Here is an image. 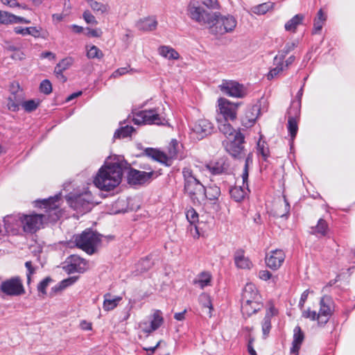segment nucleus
I'll use <instances>...</instances> for the list:
<instances>
[{
  "instance_id": "obj_1",
  "label": "nucleus",
  "mask_w": 355,
  "mask_h": 355,
  "mask_svg": "<svg viewBox=\"0 0 355 355\" xmlns=\"http://www.w3.org/2000/svg\"><path fill=\"white\" fill-rule=\"evenodd\" d=\"M129 164L123 158L100 168L94 179V185L102 191H111L117 187L122 179L123 171L128 169Z\"/></svg>"
},
{
  "instance_id": "obj_2",
  "label": "nucleus",
  "mask_w": 355,
  "mask_h": 355,
  "mask_svg": "<svg viewBox=\"0 0 355 355\" xmlns=\"http://www.w3.org/2000/svg\"><path fill=\"white\" fill-rule=\"evenodd\" d=\"M184 178V191L189 197L192 202L200 203V197L204 192V185L196 178L189 168L182 169Z\"/></svg>"
},
{
  "instance_id": "obj_3",
  "label": "nucleus",
  "mask_w": 355,
  "mask_h": 355,
  "mask_svg": "<svg viewBox=\"0 0 355 355\" xmlns=\"http://www.w3.org/2000/svg\"><path fill=\"white\" fill-rule=\"evenodd\" d=\"M76 245L92 255L96 252L101 243L102 235L91 229H86L80 234L73 236Z\"/></svg>"
},
{
  "instance_id": "obj_4",
  "label": "nucleus",
  "mask_w": 355,
  "mask_h": 355,
  "mask_svg": "<svg viewBox=\"0 0 355 355\" xmlns=\"http://www.w3.org/2000/svg\"><path fill=\"white\" fill-rule=\"evenodd\" d=\"M236 26V20L233 16L221 15L219 12H214L207 27L211 33L222 35L232 32Z\"/></svg>"
},
{
  "instance_id": "obj_5",
  "label": "nucleus",
  "mask_w": 355,
  "mask_h": 355,
  "mask_svg": "<svg viewBox=\"0 0 355 355\" xmlns=\"http://www.w3.org/2000/svg\"><path fill=\"white\" fill-rule=\"evenodd\" d=\"M61 198V193L56 194L53 197L48 199H44L40 202V207L44 209V213L42 215L44 223H54L57 222L61 216V210L59 207V201Z\"/></svg>"
},
{
  "instance_id": "obj_6",
  "label": "nucleus",
  "mask_w": 355,
  "mask_h": 355,
  "mask_svg": "<svg viewBox=\"0 0 355 355\" xmlns=\"http://www.w3.org/2000/svg\"><path fill=\"white\" fill-rule=\"evenodd\" d=\"M132 121L135 124H155L165 125L167 121L159 114V108L139 111L134 114Z\"/></svg>"
},
{
  "instance_id": "obj_7",
  "label": "nucleus",
  "mask_w": 355,
  "mask_h": 355,
  "mask_svg": "<svg viewBox=\"0 0 355 355\" xmlns=\"http://www.w3.org/2000/svg\"><path fill=\"white\" fill-rule=\"evenodd\" d=\"M67 200L70 207L80 215L89 212L93 207L92 196L89 192L78 195L69 194Z\"/></svg>"
},
{
  "instance_id": "obj_8",
  "label": "nucleus",
  "mask_w": 355,
  "mask_h": 355,
  "mask_svg": "<svg viewBox=\"0 0 355 355\" xmlns=\"http://www.w3.org/2000/svg\"><path fill=\"white\" fill-rule=\"evenodd\" d=\"M245 137L239 131L236 132L234 137L230 138L226 141L225 148L226 151L234 159H241L245 156V149L244 147Z\"/></svg>"
},
{
  "instance_id": "obj_9",
  "label": "nucleus",
  "mask_w": 355,
  "mask_h": 355,
  "mask_svg": "<svg viewBox=\"0 0 355 355\" xmlns=\"http://www.w3.org/2000/svg\"><path fill=\"white\" fill-rule=\"evenodd\" d=\"M218 112L217 118H221L222 120L233 121L236 119L237 110L239 103H234L228 99L220 97L218 99Z\"/></svg>"
},
{
  "instance_id": "obj_10",
  "label": "nucleus",
  "mask_w": 355,
  "mask_h": 355,
  "mask_svg": "<svg viewBox=\"0 0 355 355\" xmlns=\"http://www.w3.org/2000/svg\"><path fill=\"white\" fill-rule=\"evenodd\" d=\"M218 88L223 94L233 98H242L247 95V88L234 80H223Z\"/></svg>"
},
{
  "instance_id": "obj_11",
  "label": "nucleus",
  "mask_w": 355,
  "mask_h": 355,
  "mask_svg": "<svg viewBox=\"0 0 355 355\" xmlns=\"http://www.w3.org/2000/svg\"><path fill=\"white\" fill-rule=\"evenodd\" d=\"M0 289L2 293L9 296H19L25 293L22 279L19 276L2 282Z\"/></svg>"
},
{
  "instance_id": "obj_12",
  "label": "nucleus",
  "mask_w": 355,
  "mask_h": 355,
  "mask_svg": "<svg viewBox=\"0 0 355 355\" xmlns=\"http://www.w3.org/2000/svg\"><path fill=\"white\" fill-rule=\"evenodd\" d=\"M188 16L201 25L208 26L212 13L203 10L194 1H191L187 9Z\"/></svg>"
},
{
  "instance_id": "obj_13",
  "label": "nucleus",
  "mask_w": 355,
  "mask_h": 355,
  "mask_svg": "<svg viewBox=\"0 0 355 355\" xmlns=\"http://www.w3.org/2000/svg\"><path fill=\"white\" fill-rule=\"evenodd\" d=\"M23 230L27 233H35L44 223L42 215L41 214H34L30 215H24L19 217Z\"/></svg>"
},
{
  "instance_id": "obj_14",
  "label": "nucleus",
  "mask_w": 355,
  "mask_h": 355,
  "mask_svg": "<svg viewBox=\"0 0 355 355\" xmlns=\"http://www.w3.org/2000/svg\"><path fill=\"white\" fill-rule=\"evenodd\" d=\"M333 300L331 297L324 295L320 300V326L324 325L333 314Z\"/></svg>"
},
{
  "instance_id": "obj_15",
  "label": "nucleus",
  "mask_w": 355,
  "mask_h": 355,
  "mask_svg": "<svg viewBox=\"0 0 355 355\" xmlns=\"http://www.w3.org/2000/svg\"><path fill=\"white\" fill-rule=\"evenodd\" d=\"M128 168H130L127 175L128 183L131 185L144 184L148 182L154 174L153 171H141L130 168V166Z\"/></svg>"
},
{
  "instance_id": "obj_16",
  "label": "nucleus",
  "mask_w": 355,
  "mask_h": 355,
  "mask_svg": "<svg viewBox=\"0 0 355 355\" xmlns=\"http://www.w3.org/2000/svg\"><path fill=\"white\" fill-rule=\"evenodd\" d=\"M214 125L209 120L205 119H199L192 126V132L198 139L210 135L214 131Z\"/></svg>"
},
{
  "instance_id": "obj_17",
  "label": "nucleus",
  "mask_w": 355,
  "mask_h": 355,
  "mask_svg": "<svg viewBox=\"0 0 355 355\" xmlns=\"http://www.w3.org/2000/svg\"><path fill=\"white\" fill-rule=\"evenodd\" d=\"M285 259V254L282 250H272L265 259L266 266L273 270L280 268Z\"/></svg>"
},
{
  "instance_id": "obj_18",
  "label": "nucleus",
  "mask_w": 355,
  "mask_h": 355,
  "mask_svg": "<svg viewBox=\"0 0 355 355\" xmlns=\"http://www.w3.org/2000/svg\"><path fill=\"white\" fill-rule=\"evenodd\" d=\"M259 112L260 110L257 105H253L248 107L246 110L244 116L241 119L242 125L245 128L252 127L256 122Z\"/></svg>"
},
{
  "instance_id": "obj_19",
  "label": "nucleus",
  "mask_w": 355,
  "mask_h": 355,
  "mask_svg": "<svg viewBox=\"0 0 355 355\" xmlns=\"http://www.w3.org/2000/svg\"><path fill=\"white\" fill-rule=\"evenodd\" d=\"M206 168L214 175L225 173L229 169V164L223 158L214 162H210L206 165Z\"/></svg>"
},
{
  "instance_id": "obj_20",
  "label": "nucleus",
  "mask_w": 355,
  "mask_h": 355,
  "mask_svg": "<svg viewBox=\"0 0 355 355\" xmlns=\"http://www.w3.org/2000/svg\"><path fill=\"white\" fill-rule=\"evenodd\" d=\"M258 290L253 284H247L243 288L241 302H259Z\"/></svg>"
},
{
  "instance_id": "obj_21",
  "label": "nucleus",
  "mask_w": 355,
  "mask_h": 355,
  "mask_svg": "<svg viewBox=\"0 0 355 355\" xmlns=\"http://www.w3.org/2000/svg\"><path fill=\"white\" fill-rule=\"evenodd\" d=\"M87 261L78 255H71L69 264L68 265L70 272H83L87 268Z\"/></svg>"
},
{
  "instance_id": "obj_22",
  "label": "nucleus",
  "mask_w": 355,
  "mask_h": 355,
  "mask_svg": "<svg viewBox=\"0 0 355 355\" xmlns=\"http://www.w3.org/2000/svg\"><path fill=\"white\" fill-rule=\"evenodd\" d=\"M144 154L153 160L159 162L162 164H165L166 166H170L171 161H170L168 157L164 153L153 148H146L144 150Z\"/></svg>"
},
{
  "instance_id": "obj_23",
  "label": "nucleus",
  "mask_w": 355,
  "mask_h": 355,
  "mask_svg": "<svg viewBox=\"0 0 355 355\" xmlns=\"http://www.w3.org/2000/svg\"><path fill=\"white\" fill-rule=\"evenodd\" d=\"M329 232L330 229L327 222L323 218H320L316 225L311 227L309 232L317 237H326L329 235Z\"/></svg>"
},
{
  "instance_id": "obj_24",
  "label": "nucleus",
  "mask_w": 355,
  "mask_h": 355,
  "mask_svg": "<svg viewBox=\"0 0 355 355\" xmlns=\"http://www.w3.org/2000/svg\"><path fill=\"white\" fill-rule=\"evenodd\" d=\"M304 335L300 326H296L293 330V340L291 348V355H298V352L304 340Z\"/></svg>"
},
{
  "instance_id": "obj_25",
  "label": "nucleus",
  "mask_w": 355,
  "mask_h": 355,
  "mask_svg": "<svg viewBox=\"0 0 355 355\" xmlns=\"http://www.w3.org/2000/svg\"><path fill=\"white\" fill-rule=\"evenodd\" d=\"M245 252L242 249H239L234 252V260L236 266L241 269H250L252 267V263L250 259L244 255Z\"/></svg>"
},
{
  "instance_id": "obj_26",
  "label": "nucleus",
  "mask_w": 355,
  "mask_h": 355,
  "mask_svg": "<svg viewBox=\"0 0 355 355\" xmlns=\"http://www.w3.org/2000/svg\"><path fill=\"white\" fill-rule=\"evenodd\" d=\"M73 63L71 58L62 59L55 67L54 73L58 78L62 80L63 83L67 81V78L63 75V72L69 69Z\"/></svg>"
},
{
  "instance_id": "obj_27",
  "label": "nucleus",
  "mask_w": 355,
  "mask_h": 355,
  "mask_svg": "<svg viewBox=\"0 0 355 355\" xmlns=\"http://www.w3.org/2000/svg\"><path fill=\"white\" fill-rule=\"evenodd\" d=\"M8 107L12 112H17L24 102L21 92L11 93L8 98Z\"/></svg>"
},
{
  "instance_id": "obj_28",
  "label": "nucleus",
  "mask_w": 355,
  "mask_h": 355,
  "mask_svg": "<svg viewBox=\"0 0 355 355\" xmlns=\"http://www.w3.org/2000/svg\"><path fill=\"white\" fill-rule=\"evenodd\" d=\"M218 122V128L219 131L223 133L229 139L234 137L236 132L235 129L229 123L230 121L222 120L221 118H216Z\"/></svg>"
},
{
  "instance_id": "obj_29",
  "label": "nucleus",
  "mask_w": 355,
  "mask_h": 355,
  "mask_svg": "<svg viewBox=\"0 0 355 355\" xmlns=\"http://www.w3.org/2000/svg\"><path fill=\"white\" fill-rule=\"evenodd\" d=\"M157 26V21L155 17H149L139 20L137 23L139 30L143 31H151L155 30Z\"/></svg>"
},
{
  "instance_id": "obj_30",
  "label": "nucleus",
  "mask_w": 355,
  "mask_h": 355,
  "mask_svg": "<svg viewBox=\"0 0 355 355\" xmlns=\"http://www.w3.org/2000/svg\"><path fill=\"white\" fill-rule=\"evenodd\" d=\"M103 297V308L105 311H110L115 309L122 300L121 297L112 296L110 293H105Z\"/></svg>"
},
{
  "instance_id": "obj_31",
  "label": "nucleus",
  "mask_w": 355,
  "mask_h": 355,
  "mask_svg": "<svg viewBox=\"0 0 355 355\" xmlns=\"http://www.w3.org/2000/svg\"><path fill=\"white\" fill-rule=\"evenodd\" d=\"M220 195V189L219 187L214 184L205 187L204 186V192L200 197L201 200L208 199L209 200H215L218 198Z\"/></svg>"
},
{
  "instance_id": "obj_32",
  "label": "nucleus",
  "mask_w": 355,
  "mask_h": 355,
  "mask_svg": "<svg viewBox=\"0 0 355 355\" xmlns=\"http://www.w3.org/2000/svg\"><path fill=\"white\" fill-rule=\"evenodd\" d=\"M247 191H249L248 186L243 184L242 186H235L232 188L230 191L231 198L236 202L242 201L247 194Z\"/></svg>"
},
{
  "instance_id": "obj_33",
  "label": "nucleus",
  "mask_w": 355,
  "mask_h": 355,
  "mask_svg": "<svg viewBox=\"0 0 355 355\" xmlns=\"http://www.w3.org/2000/svg\"><path fill=\"white\" fill-rule=\"evenodd\" d=\"M327 14L323 11L322 8H320L317 12V15L313 20V34H317L322 30L325 21H327Z\"/></svg>"
},
{
  "instance_id": "obj_34",
  "label": "nucleus",
  "mask_w": 355,
  "mask_h": 355,
  "mask_svg": "<svg viewBox=\"0 0 355 355\" xmlns=\"http://www.w3.org/2000/svg\"><path fill=\"white\" fill-rule=\"evenodd\" d=\"M304 19V16L302 14H297L289 19L284 26L286 31L295 33L297 30V26L302 24Z\"/></svg>"
},
{
  "instance_id": "obj_35",
  "label": "nucleus",
  "mask_w": 355,
  "mask_h": 355,
  "mask_svg": "<svg viewBox=\"0 0 355 355\" xmlns=\"http://www.w3.org/2000/svg\"><path fill=\"white\" fill-rule=\"evenodd\" d=\"M164 322L162 313L159 310H155L151 315L150 329L148 331H155L158 329Z\"/></svg>"
},
{
  "instance_id": "obj_36",
  "label": "nucleus",
  "mask_w": 355,
  "mask_h": 355,
  "mask_svg": "<svg viewBox=\"0 0 355 355\" xmlns=\"http://www.w3.org/2000/svg\"><path fill=\"white\" fill-rule=\"evenodd\" d=\"M261 306L259 302H241V312L244 315L249 317L259 311Z\"/></svg>"
},
{
  "instance_id": "obj_37",
  "label": "nucleus",
  "mask_w": 355,
  "mask_h": 355,
  "mask_svg": "<svg viewBox=\"0 0 355 355\" xmlns=\"http://www.w3.org/2000/svg\"><path fill=\"white\" fill-rule=\"evenodd\" d=\"M158 53L160 55L168 60H178L180 58L178 52L169 46H159Z\"/></svg>"
},
{
  "instance_id": "obj_38",
  "label": "nucleus",
  "mask_w": 355,
  "mask_h": 355,
  "mask_svg": "<svg viewBox=\"0 0 355 355\" xmlns=\"http://www.w3.org/2000/svg\"><path fill=\"white\" fill-rule=\"evenodd\" d=\"M23 17H17L6 11L0 10L1 24H15L18 21H22Z\"/></svg>"
},
{
  "instance_id": "obj_39",
  "label": "nucleus",
  "mask_w": 355,
  "mask_h": 355,
  "mask_svg": "<svg viewBox=\"0 0 355 355\" xmlns=\"http://www.w3.org/2000/svg\"><path fill=\"white\" fill-rule=\"evenodd\" d=\"M198 300L202 308L208 309L207 314L209 318H211L214 307L210 295L207 293H203L200 295Z\"/></svg>"
},
{
  "instance_id": "obj_40",
  "label": "nucleus",
  "mask_w": 355,
  "mask_h": 355,
  "mask_svg": "<svg viewBox=\"0 0 355 355\" xmlns=\"http://www.w3.org/2000/svg\"><path fill=\"white\" fill-rule=\"evenodd\" d=\"M211 275L208 272H202L197 279L193 280L194 284H198L201 288L210 285Z\"/></svg>"
},
{
  "instance_id": "obj_41",
  "label": "nucleus",
  "mask_w": 355,
  "mask_h": 355,
  "mask_svg": "<svg viewBox=\"0 0 355 355\" xmlns=\"http://www.w3.org/2000/svg\"><path fill=\"white\" fill-rule=\"evenodd\" d=\"M252 159H253V154L252 152H250L248 153L245 159V164L244 168L243 170V173L241 175L242 180L243 181V184H246L248 187V176H249V166L252 164Z\"/></svg>"
},
{
  "instance_id": "obj_42",
  "label": "nucleus",
  "mask_w": 355,
  "mask_h": 355,
  "mask_svg": "<svg viewBox=\"0 0 355 355\" xmlns=\"http://www.w3.org/2000/svg\"><path fill=\"white\" fill-rule=\"evenodd\" d=\"M134 131L135 128L131 125H127L125 126H121L115 131L114 134V138L121 139L128 137L130 136Z\"/></svg>"
},
{
  "instance_id": "obj_43",
  "label": "nucleus",
  "mask_w": 355,
  "mask_h": 355,
  "mask_svg": "<svg viewBox=\"0 0 355 355\" xmlns=\"http://www.w3.org/2000/svg\"><path fill=\"white\" fill-rule=\"evenodd\" d=\"M90 8L96 12L104 14L109 10V6L95 0H86Z\"/></svg>"
},
{
  "instance_id": "obj_44",
  "label": "nucleus",
  "mask_w": 355,
  "mask_h": 355,
  "mask_svg": "<svg viewBox=\"0 0 355 355\" xmlns=\"http://www.w3.org/2000/svg\"><path fill=\"white\" fill-rule=\"evenodd\" d=\"M15 32L22 35H31L35 37H40V31L36 27L22 28L18 26L15 28Z\"/></svg>"
},
{
  "instance_id": "obj_45",
  "label": "nucleus",
  "mask_w": 355,
  "mask_h": 355,
  "mask_svg": "<svg viewBox=\"0 0 355 355\" xmlns=\"http://www.w3.org/2000/svg\"><path fill=\"white\" fill-rule=\"evenodd\" d=\"M297 46V44L294 42H287L283 49L279 51L278 55L275 56V61H277L278 56L279 57V61L282 62L285 57L292 51H293Z\"/></svg>"
},
{
  "instance_id": "obj_46",
  "label": "nucleus",
  "mask_w": 355,
  "mask_h": 355,
  "mask_svg": "<svg viewBox=\"0 0 355 355\" xmlns=\"http://www.w3.org/2000/svg\"><path fill=\"white\" fill-rule=\"evenodd\" d=\"M300 108H301V103L300 102H295L293 101L291 103V105L288 110V117L294 118V119H300Z\"/></svg>"
},
{
  "instance_id": "obj_47",
  "label": "nucleus",
  "mask_w": 355,
  "mask_h": 355,
  "mask_svg": "<svg viewBox=\"0 0 355 355\" xmlns=\"http://www.w3.org/2000/svg\"><path fill=\"white\" fill-rule=\"evenodd\" d=\"M273 7V3L270 1L261 3L252 7V11L257 15H264Z\"/></svg>"
},
{
  "instance_id": "obj_48",
  "label": "nucleus",
  "mask_w": 355,
  "mask_h": 355,
  "mask_svg": "<svg viewBox=\"0 0 355 355\" xmlns=\"http://www.w3.org/2000/svg\"><path fill=\"white\" fill-rule=\"evenodd\" d=\"M287 128L291 139H293L296 137L298 131V119L288 117Z\"/></svg>"
},
{
  "instance_id": "obj_49",
  "label": "nucleus",
  "mask_w": 355,
  "mask_h": 355,
  "mask_svg": "<svg viewBox=\"0 0 355 355\" xmlns=\"http://www.w3.org/2000/svg\"><path fill=\"white\" fill-rule=\"evenodd\" d=\"M39 104V100L31 99L28 101H24L21 103V107L26 112H32L38 107Z\"/></svg>"
},
{
  "instance_id": "obj_50",
  "label": "nucleus",
  "mask_w": 355,
  "mask_h": 355,
  "mask_svg": "<svg viewBox=\"0 0 355 355\" xmlns=\"http://www.w3.org/2000/svg\"><path fill=\"white\" fill-rule=\"evenodd\" d=\"M153 265L154 262L153 261L151 257L149 256L141 259L139 263V267H140L141 272L148 270L153 267Z\"/></svg>"
},
{
  "instance_id": "obj_51",
  "label": "nucleus",
  "mask_w": 355,
  "mask_h": 355,
  "mask_svg": "<svg viewBox=\"0 0 355 355\" xmlns=\"http://www.w3.org/2000/svg\"><path fill=\"white\" fill-rule=\"evenodd\" d=\"M87 55L91 59H101L103 58V53L97 46L93 45L87 50Z\"/></svg>"
},
{
  "instance_id": "obj_52",
  "label": "nucleus",
  "mask_w": 355,
  "mask_h": 355,
  "mask_svg": "<svg viewBox=\"0 0 355 355\" xmlns=\"http://www.w3.org/2000/svg\"><path fill=\"white\" fill-rule=\"evenodd\" d=\"M271 329V319L269 318V315H265L262 322V332L263 338H266Z\"/></svg>"
},
{
  "instance_id": "obj_53",
  "label": "nucleus",
  "mask_w": 355,
  "mask_h": 355,
  "mask_svg": "<svg viewBox=\"0 0 355 355\" xmlns=\"http://www.w3.org/2000/svg\"><path fill=\"white\" fill-rule=\"evenodd\" d=\"M302 317L306 319H309L312 321L317 320L318 325H320V318L318 313L315 311H311V309L304 310L302 314Z\"/></svg>"
},
{
  "instance_id": "obj_54",
  "label": "nucleus",
  "mask_w": 355,
  "mask_h": 355,
  "mask_svg": "<svg viewBox=\"0 0 355 355\" xmlns=\"http://www.w3.org/2000/svg\"><path fill=\"white\" fill-rule=\"evenodd\" d=\"M186 217L191 225H195L198 221V214L192 207H190L187 211Z\"/></svg>"
},
{
  "instance_id": "obj_55",
  "label": "nucleus",
  "mask_w": 355,
  "mask_h": 355,
  "mask_svg": "<svg viewBox=\"0 0 355 355\" xmlns=\"http://www.w3.org/2000/svg\"><path fill=\"white\" fill-rule=\"evenodd\" d=\"M178 143L177 140L173 139L171 141L170 146L168 147V155H169V159H175L178 157Z\"/></svg>"
},
{
  "instance_id": "obj_56",
  "label": "nucleus",
  "mask_w": 355,
  "mask_h": 355,
  "mask_svg": "<svg viewBox=\"0 0 355 355\" xmlns=\"http://www.w3.org/2000/svg\"><path fill=\"white\" fill-rule=\"evenodd\" d=\"M40 92L44 94H50L52 92V85L51 82L45 79L42 80L40 85Z\"/></svg>"
},
{
  "instance_id": "obj_57",
  "label": "nucleus",
  "mask_w": 355,
  "mask_h": 355,
  "mask_svg": "<svg viewBox=\"0 0 355 355\" xmlns=\"http://www.w3.org/2000/svg\"><path fill=\"white\" fill-rule=\"evenodd\" d=\"M277 64V67L272 69L268 73V79L270 80L277 76L280 72L283 71L282 62L279 60L275 61Z\"/></svg>"
},
{
  "instance_id": "obj_58",
  "label": "nucleus",
  "mask_w": 355,
  "mask_h": 355,
  "mask_svg": "<svg viewBox=\"0 0 355 355\" xmlns=\"http://www.w3.org/2000/svg\"><path fill=\"white\" fill-rule=\"evenodd\" d=\"M83 17L87 24L92 25H96L98 24L95 17L89 10H86L83 12Z\"/></svg>"
},
{
  "instance_id": "obj_59",
  "label": "nucleus",
  "mask_w": 355,
  "mask_h": 355,
  "mask_svg": "<svg viewBox=\"0 0 355 355\" xmlns=\"http://www.w3.org/2000/svg\"><path fill=\"white\" fill-rule=\"evenodd\" d=\"M51 281L52 279L49 277L44 278L42 281L40 282V284L37 286L38 291L42 293V294H46V288Z\"/></svg>"
},
{
  "instance_id": "obj_60",
  "label": "nucleus",
  "mask_w": 355,
  "mask_h": 355,
  "mask_svg": "<svg viewBox=\"0 0 355 355\" xmlns=\"http://www.w3.org/2000/svg\"><path fill=\"white\" fill-rule=\"evenodd\" d=\"M200 2L209 9H218L220 4L218 0H200Z\"/></svg>"
},
{
  "instance_id": "obj_61",
  "label": "nucleus",
  "mask_w": 355,
  "mask_h": 355,
  "mask_svg": "<svg viewBox=\"0 0 355 355\" xmlns=\"http://www.w3.org/2000/svg\"><path fill=\"white\" fill-rule=\"evenodd\" d=\"M258 152L261 155L264 161H266L269 157V149L268 147L264 146L263 144L258 143Z\"/></svg>"
},
{
  "instance_id": "obj_62",
  "label": "nucleus",
  "mask_w": 355,
  "mask_h": 355,
  "mask_svg": "<svg viewBox=\"0 0 355 355\" xmlns=\"http://www.w3.org/2000/svg\"><path fill=\"white\" fill-rule=\"evenodd\" d=\"M25 266L28 270L27 272V284H29L31 281V275L35 273V268L32 265V262L31 261H26L25 263Z\"/></svg>"
},
{
  "instance_id": "obj_63",
  "label": "nucleus",
  "mask_w": 355,
  "mask_h": 355,
  "mask_svg": "<svg viewBox=\"0 0 355 355\" xmlns=\"http://www.w3.org/2000/svg\"><path fill=\"white\" fill-rule=\"evenodd\" d=\"M284 198V208L283 211H280L278 213L279 216L280 217H287L290 212V204L286 197V196H283Z\"/></svg>"
},
{
  "instance_id": "obj_64",
  "label": "nucleus",
  "mask_w": 355,
  "mask_h": 355,
  "mask_svg": "<svg viewBox=\"0 0 355 355\" xmlns=\"http://www.w3.org/2000/svg\"><path fill=\"white\" fill-rule=\"evenodd\" d=\"M271 277V272L267 270H261L259 272V277L263 281L270 279Z\"/></svg>"
}]
</instances>
